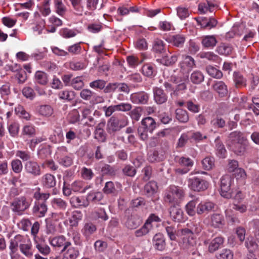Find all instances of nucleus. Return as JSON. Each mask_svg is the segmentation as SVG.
<instances>
[{"label":"nucleus","mask_w":259,"mask_h":259,"mask_svg":"<svg viewBox=\"0 0 259 259\" xmlns=\"http://www.w3.org/2000/svg\"><path fill=\"white\" fill-rule=\"evenodd\" d=\"M182 233L184 235L182 241L183 247L188 250L189 253L199 255L196 248V239L192 232L189 229H184L182 230Z\"/></svg>","instance_id":"nucleus-1"},{"label":"nucleus","mask_w":259,"mask_h":259,"mask_svg":"<svg viewBox=\"0 0 259 259\" xmlns=\"http://www.w3.org/2000/svg\"><path fill=\"white\" fill-rule=\"evenodd\" d=\"M127 118L122 115H114L108 120L107 124V130L108 133L112 134L119 131L127 125Z\"/></svg>","instance_id":"nucleus-2"},{"label":"nucleus","mask_w":259,"mask_h":259,"mask_svg":"<svg viewBox=\"0 0 259 259\" xmlns=\"http://www.w3.org/2000/svg\"><path fill=\"white\" fill-rule=\"evenodd\" d=\"M183 189L179 186L170 185L166 190L164 200L169 203H177L184 196Z\"/></svg>","instance_id":"nucleus-3"},{"label":"nucleus","mask_w":259,"mask_h":259,"mask_svg":"<svg viewBox=\"0 0 259 259\" xmlns=\"http://www.w3.org/2000/svg\"><path fill=\"white\" fill-rule=\"evenodd\" d=\"M161 219L155 214H151L146 220L144 225L135 232V235L137 237H141L148 234L153 229V222H160Z\"/></svg>","instance_id":"nucleus-4"},{"label":"nucleus","mask_w":259,"mask_h":259,"mask_svg":"<svg viewBox=\"0 0 259 259\" xmlns=\"http://www.w3.org/2000/svg\"><path fill=\"white\" fill-rule=\"evenodd\" d=\"M31 200L25 196L15 198L11 203L12 211L18 214L28 209L30 206Z\"/></svg>","instance_id":"nucleus-5"},{"label":"nucleus","mask_w":259,"mask_h":259,"mask_svg":"<svg viewBox=\"0 0 259 259\" xmlns=\"http://www.w3.org/2000/svg\"><path fill=\"white\" fill-rule=\"evenodd\" d=\"M56 157L58 162L64 166H70L73 163V155L68 153L65 147L62 146L57 148Z\"/></svg>","instance_id":"nucleus-6"},{"label":"nucleus","mask_w":259,"mask_h":259,"mask_svg":"<svg viewBox=\"0 0 259 259\" xmlns=\"http://www.w3.org/2000/svg\"><path fill=\"white\" fill-rule=\"evenodd\" d=\"M208 185V183L201 177H193L188 179V187L194 191H204L207 189Z\"/></svg>","instance_id":"nucleus-7"},{"label":"nucleus","mask_w":259,"mask_h":259,"mask_svg":"<svg viewBox=\"0 0 259 259\" xmlns=\"http://www.w3.org/2000/svg\"><path fill=\"white\" fill-rule=\"evenodd\" d=\"M233 178L229 175H225L221 179L220 194L225 198L229 199L233 196L231 185Z\"/></svg>","instance_id":"nucleus-8"},{"label":"nucleus","mask_w":259,"mask_h":259,"mask_svg":"<svg viewBox=\"0 0 259 259\" xmlns=\"http://www.w3.org/2000/svg\"><path fill=\"white\" fill-rule=\"evenodd\" d=\"M48 241L52 247L58 249L63 247V250H65L67 247L71 245V242L67 240L63 235L50 237L48 239Z\"/></svg>","instance_id":"nucleus-9"},{"label":"nucleus","mask_w":259,"mask_h":259,"mask_svg":"<svg viewBox=\"0 0 259 259\" xmlns=\"http://www.w3.org/2000/svg\"><path fill=\"white\" fill-rule=\"evenodd\" d=\"M142 223L141 218L137 214L127 215L123 220L124 226L128 229L133 230L137 228Z\"/></svg>","instance_id":"nucleus-10"},{"label":"nucleus","mask_w":259,"mask_h":259,"mask_svg":"<svg viewBox=\"0 0 259 259\" xmlns=\"http://www.w3.org/2000/svg\"><path fill=\"white\" fill-rule=\"evenodd\" d=\"M25 172L33 177H37L41 175V169L37 162L32 160L27 161L24 164Z\"/></svg>","instance_id":"nucleus-11"},{"label":"nucleus","mask_w":259,"mask_h":259,"mask_svg":"<svg viewBox=\"0 0 259 259\" xmlns=\"http://www.w3.org/2000/svg\"><path fill=\"white\" fill-rule=\"evenodd\" d=\"M195 65L194 59L191 56H186L184 60L179 64L180 71L183 74H188Z\"/></svg>","instance_id":"nucleus-12"},{"label":"nucleus","mask_w":259,"mask_h":259,"mask_svg":"<svg viewBox=\"0 0 259 259\" xmlns=\"http://www.w3.org/2000/svg\"><path fill=\"white\" fill-rule=\"evenodd\" d=\"M195 20L201 28L209 30L215 27L218 24L217 20L213 17H201L195 18Z\"/></svg>","instance_id":"nucleus-13"},{"label":"nucleus","mask_w":259,"mask_h":259,"mask_svg":"<svg viewBox=\"0 0 259 259\" xmlns=\"http://www.w3.org/2000/svg\"><path fill=\"white\" fill-rule=\"evenodd\" d=\"M32 211L33 214L37 217L42 218L45 217L48 211V206L46 202L35 201Z\"/></svg>","instance_id":"nucleus-14"},{"label":"nucleus","mask_w":259,"mask_h":259,"mask_svg":"<svg viewBox=\"0 0 259 259\" xmlns=\"http://www.w3.org/2000/svg\"><path fill=\"white\" fill-rule=\"evenodd\" d=\"M70 202L72 207L77 208L87 207L89 205L87 197L84 198L83 196H73L70 198Z\"/></svg>","instance_id":"nucleus-15"},{"label":"nucleus","mask_w":259,"mask_h":259,"mask_svg":"<svg viewBox=\"0 0 259 259\" xmlns=\"http://www.w3.org/2000/svg\"><path fill=\"white\" fill-rule=\"evenodd\" d=\"M148 99V95L144 92L134 93L130 96V100L134 104H146Z\"/></svg>","instance_id":"nucleus-16"},{"label":"nucleus","mask_w":259,"mask_h":259,"mask_svg":"<svg viewBox=\"0 0 259 259\" xmlns=\"http://www.w3.org/2000/svg\"><path fill=\"white\" fill-rule=\"evenodd\" d=\"M188 74H183L182 76L173 77V82L177 84L175 88L176 92L183 91L186 89V82L188 81Z\"/></svg>","instance_id":"nucleus-17"},{"label":"nucleus","mask_w":259,"mask_h":259,"mask_svg":"<svg viewBox=\"0 0 259 259\" xmlns=\"http://www.w3.org/2000/svg\"><path fill=\"white\" fill-rule=\"evenodd\" d=\"M140 126L147 130L149 133H152L157 127V123L153 118L148 116L142 120Z\"/></svg>","instance_id":"nucleus-18"},{"label":"nucleus","mask_w":259,"mask_h":259,"mask_svg":"<svg viewBox=\"0 0 259 259\" xmlns=\"http://www.w3.org/2000/svg\"><path fill=\"white\" fill-rule=\"evenodd\" d=\"M63 252L62 259H76L79 255V250L77 247L70 246L65 250L62 249Z\"/></svg>","instance_id":"nucleus-19"},{"label":"nucleus","mask_w":259,"mask_h":259,"mask_svg":"<svg viewBox=\"0 0 259 259\" xmlns=\"http://www.w3.org/2000/svg\"><path fill=\"white\" fill-rule=\"evenodd\" d=\"M210 225L214 228H222L225 223L223 215L219 213H214L210 216Z\"/></svg>","instance_id":"nucleus-20"},{"label":"nucleus","mask_w":259,"mask_h":259,"mask_svg":"<svg viewBox=\"0 0 259 259\" xmlns=\"http://www.w3.org/2000/svg\"><path fill=\"white\" fill-rule=\"evenodd\" d=\"M246 140L241 133L238 131H235L231 133L228 136L227 140L228 146H231L232 144H236L240 142L245 141Z\"/></svg>","instance_id":"nucleus-21"},{"label":"nucleus","mask_w":259,"mask_h":259,"mask_svg":"<svg viewBox=\"0 0 259 259\" xmlns=\"http://www.w3.org/2000/svg\"><path fill=\"white\" fill-rule=\"evenodd\" d=\"M169 213L170 217L174 221L181 222L184 221L183 211L179 206H174L171 207Z\"/></svg>","instance_id":"nucleus-22"},{"label":"nucleus","mask_w":259,"mask_h":259,"mask_svg":"<svg viewBox=\"0 0 259 259\" xmlns=\"http://www.w3.org/2000/svg\"><path fill=\"white\" fill-rule=\"evenodd\" d=\"M154 100L158 104H162L167 101V97L163 90L159 88L153 89Z\"/></svg>","instance_id":"nucleus-23"},{"label":"nucleus","mask_w":259,"mask_h":259,"mask_svg":"<svg viewBox=\"0 0 259 259\" xmlns=\"http://www.w3.org/2000/svg\"><path fill=\"white\" fill-rule=\"evenodd\" d=\"M247 146L246 140L245 141L240 142L236 144H232L229 146L230 150L237 155H243L246 151Z\"/></svg>","instance_id":"nucleus-24"},{"label":"nucleus","mask_w":259,"mask_h":259,"mask_svg":"<svg viewBox=\"0 0 259 259\" xmlns=\"http://www.w3.org/2000/svg\"><path fill=\"white\" fill-rule=\"evenodd\" d=\"M214 207V204L211 202H202L196 207V212L198 214L208 213Z\"/></svg>","instance_id":"nucleus-25"},{"label":"nucleus","mask_w":259,"mask_h":259,"mask_svg":"<svg viewBox=\"0 0 259 259\" xmlns=\"http://www.w3.org/2000/svg\"><path fill=\"white\" fill-rule=\"evenodd\" d=\"M36 112L43 117H50L53 114V109L49 105H41L36 107Z\"/></svg>","instance_id":"nucleus-26"},{"label":"nucleus","mask_w":259,"mask_h":259,"mask_svg":"<svg viewBox=\"0 0 259 259\" xmlns=\"http://www.w3.org/2000/svg\"><path fill=\"white\" fill-rule=\"evenodd\" d=\"M153 244L155 248L159 250H163L165 247V239L161 233L156 234L153 238Z\"/></svg>","instance_id":"nucleus-27"},{"label":"nucleus","mask_w":259,"mask_h":259,"mask_svg":"<svg viewBox=\"0 0 259 259\" xmlns=\"http://www.w3.org/2000/svg\"><path fill=\"white\" fill-rule=\"evenodd\" d=\"M26 237L21 235H17L13 239H11L9 247L18 249L21 244H23L29 240Z\"/></svg>","instance_id":"nucleus-28"},{"label":"nucleus","mask_w":259,"mask_h":259,"mask_svg":"<svg viewBox=\"0 0 259 259\" xmlns=\"http://www.w3.org/2000/svg\"><path fill=\"white\" fill-rule=\"evenodd\" d=\"M224 242V238L218 236L212 239L208 246V250L210 252H213L221 248Z\"/></svg>","instance_id":"nucleus-29"},{"label":"nucleus","mask_w":259,"mask_h":259,"mask_svg":"<svg viewBox=\"0 0 259 259\" xmlns=\"http://www.w3.org/2000/svg\"><path fill=\"white\" fill-rule=\"evenodd\" d=\"M233 78L236 88H242L246 87L247 80L240 72L235 71L233 73Z\"/></svg>","instance_id":"nucleus-30"},{"label":"nucleus","mask_w":259,"mask_h":259,"mask_svg":"<svg viewBox=\"0 0 259 259\" xmlns=\"http://www.w3.org/2000/svg\"><path fill=\"white\" fill-rule=\"evenodd\" d=\"M212 88L214 91L221 97L226 96L228 93L227 87L222 81H215L213 83Z\"/></svg>","instance_id":"nucleus-31"},{"label":"nucleus","mask_w":259,"mask_h":259,"mask_svg":"<svg viewBox=\"0 0 259 259\" xmlns=\"http://www.w3.org/2000/svg\"><path fill=\"white\" fill-rule=\"evenodd\" d=\"M42 184L46 188H53L56 185V179L53 175L47 174L42 177Z\"/></svg>","instance_id":"nucleus-32"},{"label":"nucleus","mask_w":259,"mask_h":259,"mask_svg":"<svg viewBox=\"0 0 259 259\" xmlns=\"http://www.w3.org/2000/svg\"><path fill=\"white\" fill-rule=\"evenodd\" d=\"M53 208L57 210H64L68 206L67 202L60 198H54L51 200Z\"/></svg>","instance_id":"nucleus-33"},{"label":"nucleus","mask_w":259,"mask_h":259,"mask_svg":"<svg viewBox=\"0 0 259 259\" xmlns=\"http://www.w3.org/2000/svg\"><path fill=\"white\" fill-rule=\"evenodd\" d=\"M32 244L30 239L26 243L20 245L19 249L21 252L27 257H31L33 255Z\"/></svg>","instance_id":"nucleus-34"},{"label":"nucleus","mask_w":259,"mask_h":259,"mask_svg":"<svg viewBox=\"0 0 259 259\" xmlns=\"http://www.w3.org/2000/svg\"><path fill=\"white\" fill-rule=\"evenodd\" d=\"M35 127L32 124L25 125L21 132V135L28 138L34 137L36 135Z\"/></svg>","instance_id":"nucleus-35"},{"label":"nucleus","mask_w":259,"mask_h":259,"mask_svg":"<svg viewBox=\"0 0 259 259\" xmlns=\"http://www.w3.org/2000/svg\"><path fill=\"white\" fill-rule=\"evenodd\" d=\"M82 214L80 211L75 210L72 212L71 216L69 218L70 225L71 227H76L78 223L82 220Z\"/></svg>","instance_id":"nucleus-36"},{"label":"nucleus","mask_w":259,"mask_h":259,"mask_svg":"<svg viewBox=\"0 0 259 259\" xmlns=\"http://www.w3.org/2000/svg\"><path fill=\"white\" fill-rule=\"evenodd\" d=\"M34 242L35 247L40 253L44 255H48L50 254L51 248L48 245L45 243H42V242L38 241L37 239H35Z\"/></svg>","instance_id":"nucleus-37"},{"label":"nucleus","mask_w":259,"mask_h":259,"mask_svg":"<svg viewBox=\"0 0 259 259\" xmlns=\"http://www.w3.org/2000/svg\"><path fill=\"white\" fill-rule=\"evenodd\" d=\"M216 38L213 35H206L202 37L201 43L205 48H213L217 44Z\"/></svg>","instance_id":"nucleus-38"},{"label":"nucleus","mask_w":259,"mask_h":259,"mask_svg":"<svg viewBox=\"0 0 259 259\" xmlns=\"http://www.w3.org/2000/svg\"><path fill=\"white\" fill-rule=\"evenodd\" d=\"M169 41L175 46L181 47L185 41V37L183 34H176L170 36Z\"/></svg>","instance_id":"nucleus-39"},{"label":"nucleus","mask_w":259,"mask_h":259,"mask_svg":"<svg viewBox=\"0 0 259 259\" xmlns=\"http://www.w3.org/2000/svg\"><path fill=\"white\" fill-rule=\"evenodd\" d=\"M215 5L211 2L207 1L206 3H200L198 5V11L201 14H205L208 11L212 12Z\"/></svg>","instance_id":"nucleus-40"},{"label":"nucleus","mask_w":259,"mask_h":259,"mask_svg":"<svg viewBox=\"0 0 259 259\" xmlns=\"http://www.w3.org/2000/svg\"><path fill=\"white\" fill-rule=\"evenodd\" d=\"M34 81L37 83L45 85L48 82L47 74L41 71H37L34 75Z\"/></svg>","instance_id":"nucleus-41"},{"label":"nucleus","mask_w":259,"mask_h":259,"mask_svg":"<svg viewBox=\"0 0 259 259\" xmlns=\"http://www.w3.org/2000/svg\"><path fill=\"white\" fill-rule=\"evenodd\" d=\"M104 125L102 123L98 124L94 133L95 138L100 142H104L106 139V135L102 128Z\"/></svg>","instance_id":"nucleus-42"},{"label":"nucleus","mask_w":259,"mask_h":259,"mask_svg":"<svg viewBox=\"0 0 259 259\" xmlns=\"http://www.w3.org/2000/svg\"><path fill=\"white\" fill-rule=\"evenodd\" d=\"M157 183L154 181H150L144 187V191L148 196H151L155 194L157 190Z\"/></svg>","instance_id":"nucleus-43"},{"label":"nucleus","mask_w":259,"mask_h":259,"mask_svg":"<svg viewBox=\"0 0 259 259\" xmlns=\"http://www.w3.org/2000/svg\"><path fill=\"white\" fill-rule=\"evenodd\" d=\"M216 144V154L220 158H225L226 155V150L224 145L220 141L219 137L215 140Z\"/></svg>","instance_id":"nucleus-44"},{"label":"nucleus","mask_w":259,"mask_h":259,"mask_svg":"<svg viewBox=\"0 0 259 259\" xmlns=\"http://www.w3.org/2000/svg\"><path fill=\"white\" fill-rule=\"evenodd\" d=\"M176 117L181 122L186 123L189 120L187 111L181 108L176 109Z\"/></svg>","instance_id":"nucleus-45"},{"label":"nucleus","mask_w":259,"mask_h":259,"mask_svg":"<svg viewBox=\"0 0 259 259\" xmlns=\"http://www.w3.org/2000/svg\"><path fill=\"white\" fill-rule=\"evenodd\" d=\"M84 183L82 181H75L71 185V189L74 192H79L80 193H84L90 186H84Z\"/></svg>","instance_id":"nucleus-46"},{"label":"nucleus","mask_w":259,"mask_h":259,"mask_svg":"<svg viewBox=\"0 0 259 259\" xmlns=\"http://www.w3.org/2000/svg\"><path fill=\"white\" fill-rule=\"evenodd\" d=\"M204 79L203 74L199 70L193 71L190 76V80L194 84L201 83L204 80Z\"/></svg>","instance_id":"nucleus-47"},{"label":"nucleus","mask_w":259,"mask_h":259,"mask_svg":"<svg viewBox=\"0 0 259 259\" xmlns=\"http://www.w3.org/2000/svg\"><path fill=\"white\" fill-rule=\"evenodd\" d=\"M97 230L96 226L92 223L88 222L85 223L81 232L85 237H89L93 234Z\"/></svg>","instance_id":"nucleus-48"},{"label":"nucleus","mask_w":259,"mask_h":259,"mask_svg":"<svg viewBox=\"0 0 259 259\" xmlns=\"http://www.w3.org/2000/svg\"><path fill=\"white\" fill-rule=\"evenodd\" d=\"M58 97L60 99L71 101L75 97V93L72 91L63 90L59 92Z\"/></svg>","instance_id":"nucleus-49"},{"label":"nucleus","mask_w":259,"mask_h":259,"mask_svg":"<svg viewBox=\"0 0 259 259\" xmlns=\"http://www.w3.org/2000/svg\"><path fill=\"white\" fill-rule=\"evenodd\" d=\"M160 60V63L165 66H169L174 64L178 60V55H174L169 57L165 55Z\"/></svg>","instance_id":"nucleus-50"},{"label":"nucleus","mask_w":259,"mask_h":259,"mask_svg":"<svg viewBox=\"0 0 259 259\" xmlns=\"http://www.w3.org/2000/svg\"><path fill=\"white\" fill-rule=\"evenodd\" d=\"M71 3L74 13L81 15L83 12V7L81 5V0H69Z\"/></svg>","instance_id":"nucleus-51"},{"label":"nucleus","mask_w":259,"mask_h":259,"mask_svg":"<svg viewBox=\"0 0 259 259\" xmlns=\"http://www.w3.org/2000/svg\"><path fill=\"white\" fill-rule=\"evenodd\" d=\"M15 112L16 114L21 118H24L26 120H29L30 119L31 116L30 114L25 110L22 106H17L15 108Z\"/></svg>","instance_id":"nucleus-52"},{"label":"nucleus","mask_w":259,"mask_h":259,"mask_svg":"<svg viewBox=\"0 0 259 259\" xmlns=\"http://www.w3.org/2000/svg\"><path fill=\"white\" fill-rule=\"evenodd\" d=\"M11 166L12 170L16 174L20 173L23 169L22 161L18 159H15L11 161Z\"/></svg>","instance_id":"nucleus-53"},{"label":"nucleus","mask_w":259,"mask_h":259,"mask_svg":"<svg viewBox=\"0 0 259 259\" xmlns=\"http://www.w3.org/2000/svg\"><path fill=\"white\" fill-rule=\"evenodd\" d=\"M206 70L210 76L214 78H221L223 76L222 72L220 70L212 66H207Z\"/></svg>","instance_id":"nucleus-54"},{"label":"nucleus","mask_w":259,"mask_h":259,"mask_svg":"<svg viewBox=\"0 0 259 259\" xmlns=\"http://www.w3.org/2000/svg\"><path fill=\"white\" fill-rule=\"evenodd\" d=\"M202 164L204 169L209 170L214 165V158L210 156L206 157L202 160Z\"/></svg>","instance_id":"nucleus-55"},{"label":"nucleus","mask_w":259,"mask_h":259,"mask_svg":"<svg viewBox=\"0 0 259 259\" xmlns=\"http://www.w3.org/2000/svg\"><path fill=\"white\" fill-rule=\"evenodd\" d=\"M106 81L103 79H97L91 82L89 86L91 88L95 90H103L105 88Z\"/></svg>","instance_id":"nucleus-56"},{"label":"nucleus","mask_w":259,"mask_h":259,"mask_svg":"<svg viewBox=\"0 0 259 259\" xmlns=\"http://www.w3.org/2000/svg\"><path fill=\"white\" fill-rule=\"evenodd\" d=\"M79 31L77 30L63 28L60 31L61 35L64 38H68L75 36Z\"/></svg>","instance_id":"nucleus-57"},{"label":"nucleus","mask_w":259,"mask_h":259,"mask_svg":"<svg viewBox=\"0 0 259 259\" xmlns=\"http://www.w3.org/2000/svg\"><path fill=\"white\" fill-rule=\"evenodd\" d=\"M88 201H91L95 203L99 202L103 197V194L101 192H91L87 195Z\"/></svg>","instance_id":"nucleus-58"},{"label":"nucleus","mask_w":259,"mask_h":259,"mask_svg":"<svg viewBox=\"0 0 259 259\" xmlns=\"http://www.w3.org/2000/svg\"><path fill=\"white\" fill-rule=\"evenodd\" d=\"M96 94L90 89H85L80 92V97L84 100L89 101L95 97Z\"/></svg>","instance_id":"nucleus-59"},{"label":"nucleus","mask_w":259,"mask_h":259,"mask_svg":"<svg viewBox=\"0 0 259 259\" xmlns=\"http://www.w3.org/2000/svg\"><path fill=\"white\" fill-rule=\"evenodd\" d=\"M233 253L231 250L224 249L217 255V257L218 259H233Z\"/></svg>","instance_id":"nucleus-60"},{"label":"nucleus","mask_w":259,"mask_h":259,"mask_svg":"<svg viewBox=\"0 0 259 259\" xmlns=\"http://www.w3.org/2000/svg\"><path fill=\"white\" fill-rule=\"evenodd\" d=\"M70 86L76 90H79L84 86V83L81 77L78 76L72 79Z\"/></svg>","instance_id":"nucleus-61"},{"label":"nucleus","mask_w":259,"mask_h":259,"mask_svg":"<svg viewBox=\"0 0 259 259\" xmlns=\"http://www.w3.org/2000/svg\"><path fill=\"white\" fill-rule=\"evenodd\" d=\"M164 44L162 40L159 39H155L153 42V50L157 53H161L164 50Z\"/></svg>","instance_id":"nucleus-62"},{"label":"nucleus","mask_w":259,"mask_h":259,"mask_svg":"<svg viewBox=\"0 0 259 259\" xmlns=\"http://www.w3.org/2000/svg\"><path fill=\"white\" fill-rule=\"evenodd\" d=\"M81 177L85 180H90L94 176V174L91 168H88L85 167H83L81 168Z\"/></svg>","instance_id":"nucleus-63"},{"label":"nucleus","mask_w":259,"mask_h":259,"mask_svg":"<svg viewBox=\"0 0 259 259\" xmlns=\"http://www.w3.org/2000/svg\"><path fill=\"white\" fill-rule=\"evenodd\" d=\"M122 171L125 176L130 177H134L137 172L136 168L129 164L125 165L122 168Z\"/></svg>","instance_id":"nucleus-64"}]
</instances>
